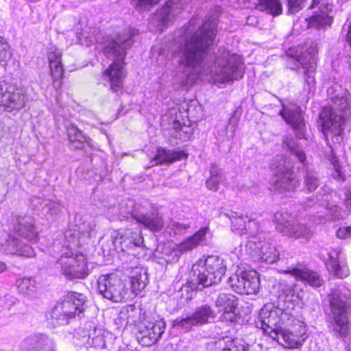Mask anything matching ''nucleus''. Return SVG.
<instances>
[{"label":"nucleus","mask_w":351,"mask_h":351,"mask_svg":"<svg viewBox=\"0 0 351 351\" xmlns=\"http://www.w3.org/2000/svg\"><path fill=\"white\" fill-rule=\"evenodd\" d=\"M293 162L283 155H277L271 164L274 171L272 186L280 193L294 192L300 185L293 170Z\"/></svg>","instance_id":"39448f33"},{"label":"nucleus","mask_w":351,"mask_h":351,"mask_svg":"<svg viewBox=\"0 0 351 351\" xmlns=\"http://www.w3.org/2000/svg\"><path fill=\"white\" fill-rule=\"evenodd\" d=\"M132 216L138 223L152 231H159L164 226L162 217L158 213L149 215L134 210L132 213Z\"/></svg>","instance_id":"393cba45"},{"label":"nucleus","mask_w":351,"mask_h":351,"mask_svg":"<svg viewBox=\"0 0 351 351\" xmlns=\"http://www.w3.org/2000/svg\"><path fill=\"white\" fill-rule=\"evenodd\" d=\"M10 222L12 231L19 236L30 241H38V230L32 216L15 215L12 216Z\"/></svg>","instance_id":"f3484780"},{"label":"nucleus","mask_w":351,"mask_h":351,"mask_svg":"<svg viewBox=\"0 0 351 351\" xmlns=\"http://www.w3.org/2000/svg\"><path fill=\"white\" fill-rule=\"evenodd\" d=\"M226 272V265L218 256H208L203 265H194L186 283V287L192 291L202 290L205 287L219 283Z\"/></svg>","instance_id":"20e7f679"},{"label":"nucleus","mask_w":351,"mask_h":351,"mask_svg":"<svg viewBox=\"0 0 351 351\" xmlns=\"http://www.w3.org/2000/svg\"><path fill=\"white\" fill-rule=\"evenodd\" d=\"M245 285L244 294H254L258 291L260 280L257 272L255 271H246L245 278L243 280Z\"/></svg>","instance_id":"c9c22d12"},{"label":"nucleus","mask_w":351,"mask_h":351,"mask_svg":"<svg viewBox=\"0 0 351 351\" xmlns=\"http://www.w3.org/2000/svg\"><path fill=\"white\" fill-rule=\"evenodd\" d=\"M239 119L236 116H232L229 119L227 126V134L229 136L233 137L237 128Z\"/></svg>","instance_id":"864d4df0"},{"label":"nucleus","mask_w":351,"mask_h":351,"mask_svg":"<svg viewBox=\"0 0 351 351\" xmlns=\"http://www.w3.org/2000/svg\"><path fill=\"white\" fill-rule=\"evenodd\" d=\"M161 0H134L136 9L138 11H148Z\"/></svg>","instance_id":"de8ad7c7"},{"label":"nucleus","mask_w":351,"mask_h":351,"mask_svg":"<svg viewBox=\"0 0 351 351\" xmlns=\"http://www.w3.org/2000/svg\"><path fill=\"white\" fill-rule=\"evenodd\" d=\"M320 185V178L317 172L309 168H306L303 174V191L304 192H313Z\"/></svg>","instance_id":"2f4dec72"},{"label":"nucleus","mask_w":351,"mask_h":351,"mask_svg":"<svg viewBox=\"0 0 351 351\" xmlns=\"http://www.w3.org/2000/svg\"><path fill=\"white\" fill-rule=\"evenodd\" d=\"M191 0H168L165 5L157 10L151 16L148 27L153 32H162L171 24L181 10Z\"/></svg>","instance_id":"9d476101"},{"label":"nucleus","mask_w":351,"mask_h":351,"mask_svg":"<svg viewBox=\"0 0 351 351\" xmlns=\"http://www.w3.org/2000/svg\"><path fill=\"white\" fill-rule=\"evenodd\" d=\"M280 308H276L272 304H265L259 311L256 321V327L261 328L264 333H267L274 339L276 336L272 334H277V325L279 323Z\"/></svg>","instance_id":"2eb2a0df"},{"label":"nucleus","mask_w":351,"mask_h":351,"mask_svg":"<svg viewBox=\"0 0 351 351\" xmlns=\"http://www.w3.org/2000/svg\"><path fill=\"white\" fill-rule=\"evenodd\" d=\"M248 346H245L243 340L239 339L226 338L219 340L215 344V351H248Z\"/></svg>","instance_id":"7c9ffc66"},{"label":"nucleus","mask_w":351,"mask_h":351,"mask_svg":"<svg viewBox=\"0 0 351 351\" xmlns=\"http://www.w3.org/2000/svg\"><path fill=\"white\" fill-rule=\"evenodd\" d=\"M16 287L19 291L25 295H31L36 290V281L32 278H23L17 280Z\"/></svg>","instance_id":"ea45409f"},{"label":"nucleus","mask_w":351,"mask_h":351,"mask_svg":"<svg viewBox=\"0 0 351 351\" xmlns=\"http://www.w3.org/2000/svg\"><path fill=\"white\" fill-rule=\"evenodd\" d=\"M194 24L192 19L187 27L180 29L169 49L173 57L179 58V67L186 73V83L192 85L202 75L220 83L241 78L244 65L238 55L224 49L217 54L210 53L217 33L216 19H208L193 34Z\"/></svg>","instance_id":"f257e3e1"},{"label":"nucleus","mask_w":351,"mask_h":351,"mask_svg":"<svg viewBox=\"0 0 351 351\" xmlns=\"http://www.w3.org/2000/svg\"><path fill=\"white\" fill-rule=\"evenodd\" d=\"M95 332V337H91L90 334H85L84 335H83L84 338L87 337L85 343L88 346L94 347L96 348H104L105 346V340L104 337L103 330L99 329V330H96Z\"/></svg>","instance_id":"c03bdc74"},{"label":"nucleus","mask_w":351,"mask_h":351,"mask_svg":"<svg viewBox=\"0 0 351 351\" xmlns=\"http://www.w3.org/2000/svg\"><path fill=\"white\" fill-rule=\"evenodd\" d=\"M226 216L230 219L233 230L243 231L246 227V221L247 216L245 217L242 215H239L237 213L231 211L230 213L226 214Z\"/></svg>","instance_id":"a18cd8bd"},{"label":"nucleus","mask_w":351,"mask_h":351,"mask_svg":"<svg viewBox=\"0 0 351 351\" xmlns=\"http://www.w3.org/2000/svg\"><path fill=\"white\" fill-rule=\"evenodd\" d=\"M215 317V311L208 304H204L195 308V311L186 317H179L173 322L174 327L189 331L194 326L206 324Z\"/></svg>","instance_id":"ddd939ff"},{"label":"nucleus","mask_w":351,"mask_h":351,"mask_svg":"<svg viewBox=\"0 0 351 351\" xmlns=\"http://www.w3.org/2000/svg\"><path fill=\"white\" fill-rule=\"evenodd\" d=\"M282 145L298 161L304 165L306 161V154L295 143L294 138L291 135H287L283 137Z\"/></svg>","instance_id":"72a5a7b5"},{"label":"nucleus","mask_w":351,"mask_h":351,"mask_svg":"<svg viewBox=\"0 0 351 351\" xmlns=\"http://www.w3.org/2000/svg\"><path fill=\"white\" fill-rule=\"evenodd\" d=\"M256 8L274 16L280 14L282 12V5L280 0H258Z\"/></svg>","instance_id":"473e14b6"},{"label":"nucleus","mask_w":351,"mask_h":351,"mask_svg":"<svg viewBox=\"0 0 351 351\" xmlns=\"http://www.w3.org/2000/svg\"><path fill=\"white\" fill-rule=\"evenodd\" d=\"M99 293L114 302H121L130 298L127 284L116 274L101 275L97 280Z\"/></svg>","instance_id":"6e6552de"},{"label":"nucleus","mask_w":351,"mask_h":351,"mask_svg":"<svg viewBox=\"0 0 351 351\" xmlns=\"http://www.w3.org/2000/svg\"><path fill=\"white\" fill-rule=\"evenodd\" d=\"M161 0H134L136 9L138 11H148Z\"/></svg>","instance_id":"09e8293b"},{"label":"nucleus","mask_w":351,"mask_h":351,"mask_svg":"<svg viewBox=\"0 0 351 351\" xmlns=\"http://www.w3.org/2000/svg\"><path fill=\"white\" fill-rule=\"evenodd\" d=\"M85 298L84 295L77 292L68 293L53 308L52 319L57 320L59 324H67L69 319L84 311Z\"/></svg>","instance_id":"1a4fd4ad"},{"label":"nucleus","mask_w":351,"mask_h":351,"mask_svg":"<svg viewBox=\"0 0 351 351\" xmlns=\"http://www.w3.org/2000/svg\"><path fill=\"white\" fill-rule=\"evenodd\" d=\"M283 235L294 239H308L311 235V230L304 224L295 223L293 221Z\"/></svg>","instance_id":"f704fd0d"},{"label":"nucleus","mask_w":351,"mask_h":351,"mask_svg":"<svg viewBox=\"0 0 351 351\" xmlns=\"http://www.w3.org/2000/svg\"><path fill=\"white\" fill-rule=\"evenodd\" d=\"M207 228H202L193 236L189 237L177 245V250L181 253H186L193 250L205 240Z\"/></svg>","instance_id":"cd10ccee"},{"label":"nucleus","mask_w":351,"mask_h":351,"mask_svg":"<svg viewBox=\"0 0 351 351\" xmlns=\"http://www.w3.org/2000/svg\"><path fill=\"white\" fill-rule=\"evenodd\" d=\"M274 221L276 228L282 235L289 227L290 223L293 222L291 215L286 210H281L274 215Z\"/></svg>","instance_id":"58836bf2"},{"label":"nucleus","mask_w":351,"mask_h":351,"mask_svg":"<svg viewBox=\"0 0 351 351\" xmlns=\"http://www.w3.org/2000/svg\"><path fill=\"white\" fill-rule=\"evenodd\" d=\"M210 178L206 180V187L211 191H217L219 188V184L222 182L225 176L218 166L213 165L210 169Z\"/></svg>","instance_id":"e433bc0d"},{"label":"nucleus","mask_w":351,"mask_h":351,"mask_svg":"<svg viewBox=\"0 0 351 351\" xmlns=\"http://www.w3.org/2000/svg\"><path fill=\"white\" fill-rule=\"evenodd\" d=\"M279 114L292 128L298 138H306V123L304 113L300 106L295 104L283 105Z\"/></svg>","instance_id":"dca6fc26"},{"label":"nucleus","mask_w":351,"mask_h":351,"mask_svg":"<svg viewBox=\"0 0 351 351\" xmlns=\"http://www.w3.org/2000/svg\"><path fill=\"white\" fill-rule=\"evenodd\" d=\"M21 348L27 351H55L53 341L43 333H36L26 337Z\"/></svg>","instance_id":"4be33fe9"},{"label":"nucleus","mask_w":351,"mask_h":351,"mask_svg":"<svg viewBox=\"0 0 351 351\" xmlns=\"http://www.w3.org/2000/svg\"><path fill=\"white\" fill-rule=\"evenodd\" d=\"M28 100L24 88L0 81V103L5 111L19 110L25 107Z\"/></svg>","instance_id":"9b49d317"},{"label":"nucleus","mask_w":351,"mask_h":351,"mask_svg":"<svg viewBox=\"0 0 351 351\" xmlns=\"http://www.w3.org/2000/svg\"><path fill=\"white\" fill-rule=\"evenodd\" d=\"M294 291V289L292 287H290V288L289 289V291L287 293V294H293V292Z\"/></svg>","instance_id":"0e129e2a"},{"label":"nucleus","mask_w":351,"mask_h":351,"mask_svg":"<svg viewBox=\"0 0 351 351\" xmlns=\"http://www.w3.org/2000/svg\"><path fill=\"white\" fill-rule=\"evenodd\" d=\"M121 247L123 251L127 252L128 254L135 256L134 252L137 248H143V238L141 231L127 230L121 237Z\"/></svg>","instance_id":"a878e982"},{"label":"nucleus","mask_w":351,"mask_h":351,"mask_svg":"<svg viewBox=\"0 0 351 351\" xmlns=\"http://www.w3.org/2000/svg\"><path fill=\"white\" fill-rule=\"evenodd\" d=\"M279 325L278 328H282L280 325L285 326V328L302 326L304 323L295 319L289 311H283L280 309L279 313Z\"/></svg>","instance_id":"79ce46f5"},{"label":"nucleus","mask_w":351,"mask_h":351,"mask_svg":"<svg viewBox=\"0 0 351 351\" xmlns=\"http://www.w3.org/2000/svg\"><path fill=\"white\" fill-rule=\"evenodd\" d=\"M215 306L223 311L221 316L224 322H234L237 319L236 309L237 298L232 293H221L215 300Z\"/></svg>","instance_id":"412c9836"},{"label":"nucleus","mask_w":351,"mask_h":351,"mask_svg":"<svg viewBox=\"0 0 351 351\" xmlns=\"http://www.w3.org/2000/svg\"><path fill=\"white\" fill-rule=\"evenodd\" d=\"M332 18L326 12H322L319 14L313 15L309 19V25L318 29L332 23Z\"/></svg>","instance_id":"37998d69"},{"label":"nucleus","mask_w":351,"mask_h":351,"mask_svg":"<svg viewBox=\"0 0 351 351\" xmlns=\"http://www.w3.org/2000/svg\"><path fill=\"white\" fill-rule=\"evenodd\" d=\"M328 254V259L326 265L330 274L337 278L347 277L350 271L347 265L342 263L341 250L339 248L332 249Z\"/></svg>","instance_id":"5701e85b"},{"label":"nucleus","mask_w":351,"mask_h":351,"mask_svg":"<svg viewBox=\"0 0 351 351\" xmlns=\"http://www.w3.org/2000/svg\"><path fill=\"white\" fill-rule=\"evenodd\" d=\"M10 57V45L3 37L0 36V64L5 62Z\"/></svg>","instance_id":"8fccbe9b"},{"label":"nucleus","mask_w":351,"mask_h":351,"mask_svg":"<svg viewBox=\"0 0 351 351\" xmlns=\"http://www.w3.org/2000/svg\"><path fill=\"white\" fill-rule=\"evenodd\" d=\"M286 273L291 274L296 280L302 281L315 288L321 287L324 282L323 279L316 271L306 267L293 268L287 270Z\"/></svg>","instance_id":"b1692460"},{"label":"nucleus","mask_w":351,"mask_h":351,"mask_svg":"<svg viewBox=\"0 0 351 351\" xmlns=\"http://www.w3.org/2000/svg\"><path fill=\"white\" fill-rule=\"evenodd\" d=\"M327 93L334 105L324 107L320 112L322 132L326 137L339 136L351 118V94L339 84L329 87Z\"/></svg>","instance_id":"f03ea898"},{"label":"nucleus","mask_w":351,"mask_h":351,"mask_svg":"<svg viewBox=\"0 0 351 351\" xmlns=\"http://www.w3.org/2000/svg\"><path fill=\"white\" fill-rule=\"evenodd\" d=\"M64 243H63V245H62V246H64V245H68V244H69L67 242H66V240H65V237H64ZM53 247H54V248H56V249H54V251H56V249H57V250H58V253L60 254V251H61V250H62V247H61V249L60 250V249H59L60 247H59V246H58V244H54Z\"/></svg>","instance_id":"680f3d73"},{"label":"nucleus","mask_w":351,"mask_h":351,"mask_svg":"<svg viewBox=\"0 0 351 351\" xmlns=\"http://www.w3.org/2000/svg\"><path fill=\"white\" fill-rule=\"evenodd\" d=\"M318 49L317 44L311 42L309 47L300 55L289 49L287 55L289 57L288 64L291 69H295L300 64L304 69V81L308 85V91H311L315 85V73L317 69Z\"/></svg>","instance_id":"0eeeda50"},{"label":"nucleus","mask_w":351,"mask_h":351,"mask_svg":"<svg viewBox=\"0 0 351 351\" xmlns=\"http://www.w3.org/2000/svg\"><path fill=\"white\" fill-rule=\"evenodd\" d=\"M5 264L3 262L0 261V273H2L3 271H5Z\"/></svg>","instance_id":"e2e57ef3"},{"label":"nucleus","mask_w":351,"mask_h":351,"mask_svg":"<svg viewBox=\"0 0 351 351\" xmlns=\"http://www.w3.org/2000/svg\"><path fill=\"white\" fill-rule=\"evenodd\" d=\"M67 134L72 148L82 149L85 143L90 145L91 139L86 136L80 129L73 125L68 127Z\"/></svg>","instance_id":"c756f323"},{"label":"nucleus","mask_w":351,"mask_h":351,"mask_svg":"<svg viewBox=\"0 0 351 351\" xmlns=\"http://www.w3.org/2000/svg\"><path fill=\"white\" fill-rule=\"evenodd\" d=\"M315 3H319V1H317V0H313V5H311L310 8H313Z\"/></svg>","instance_id":"69168bd1"},{"label":"nucleus","mask_w":351,"mask_h":351,"mask_svg":"<svg viewBox=\"0 0 351 351\" xmlns=\"http://www.w3.org/2000/svg\"><path fill=\"white\" fill-rule=\"evenodd\" d=\"M337 237L339 239L351 237V226L341 227L337 231Z\"/></svg>","instance_id":"6e6d98bb"},{"label":"nucleus","mask_w":351,"mask_h":351,"mask_svg":"<svg viewBox=\"0 0 351 351\" xmlns=\"http://www.w3.org/2000/svg\"><path fill=\"white\" fill-rule=\"evenodd\" d=\"M170 228L173 230L176 234H183L191 228V225L189 223L173 221L170 224Z\"/></svg>","instance_id":"603ef678"},{"label":"nucleus","mask_w":351,"mask_h":351,"mask_svg":"<svg viewBox=\"0 0 351 351\" xmlns=\"http://www.w3.org/2000/svg\"><path fill=\"white\" fill-rule=\"evenodd\" d=\"M96 223L95 221L83 223L76 230H66L64 232L66 242L73 246L81 247L88 243L90 237L96 232Z\"/></svg>","instance_id":"6ab92c4d"},{"label":"nucleus","mask_w":351,"mask_h":351,"mask_svg":"<svg viewBox=\"0 0 351 351\" xmlns=\"http://www.w3.org/2000/svg\"><path fill=\"white\" fill-rule=\"evenodd\" d=\"M130 278V295L134 293L137 295L143 289L147 283V276L146 272L141 267H133L129 274Z\"/></svg>","instance_id":"bb28decb"},{"label":"nucleus","mask_w":351,"mask_h":351,"mask_svg":"<svg viewBox=\"0 0 351 351\" xmlns=\"http://www.w3.org/2000/svg\"><path fill=\"white\" fill-rule=\"evenodd\" d=\"M345 204L348 208L351 209V192L346 199Z\"/></svg>","instance_id":"052dcab7"},{"label":"nucleus","mask_w":351,"mask_h":351,"mask_svg":"<svg viewBox=\"0 0 351 351\" xmlns=\"http://www.w3.org/2000/svg\"><path fill=\"white\" fill-rule=\"evenodd\" d=\"M44 209L51 215H55L60 212L61 206L56 202H49L45 205Z\"/></svg>","instance_id":"5fc2aeb1"},{"label":"nucleus","mask_w":351,"mask_h":351,"mask_svg":"<svg viewBox=\"0 0 351 351\" xmlns=\"http://www.w3.org/2000/svg\"><path fill=\"white\" fill-rule=\"evenodd\" d=\"M76 247L64 245L60 251V258L58 259L62 274L69 280L84 278L88 274L86 258L82 254L76 252Z\"/></svg>","instance_id":"423d86ee"},{"label":"nucleus","mask_w":351,"mask_h":351,"mask_svg":"<svg viewBox=\"0 0 351 351\" xmlns=\"http://www.w3.org/2000/svg\"><path fill=\"white\" fill-rule=\"evenodd\" d=\"M245 271H241L239 274H234L229 277L228 282L232 289L240 294H244L245 285L243 280L245 278Z\"/></svg>","instance_id":"a19ab883"},{"label":"nucleus","mask_w":351,"mask_h":351,"mask_svg":"<svg viewBox=\"0 0 351 351\" xmlns=\"http://www.w3.org/2000/svg\"><path fill=\"white\" fill-rule=\"evenodd\" d=\"M137 34V30H132V35L127 38L118 37L116 40L112 39L104 44V53L107 58L114 60L104 71V77L109 82L110 89L114 93L122 88L123 80L125 76L123 64L126 50L133 44L132 37Z\"/></svg>","instance_id":"7ed1b4c3"},{"label":"nucleus","mask_w":351,"mask_h":351,"mask_svg":"<svg viewBox=\"0 0 351 351\" xmlns=\"http://www.w3.org/2000/svg\"><path fill=\"white\" fill-rule=\"evenodd\" d=\"M187 154L184 151H170L163 148H158L157 154L154 158L155 164H162L182 160L187 158Z\"/></svg>","instance_id":"c85d7f7f"},{"label":"nucleus","mask_w":351,"mask_h":351,"mask_svg":"<svg viewBox=\"0 0 351 351\" xmlns=\"http://www.w3.org/2000/svg\"><path fill=\"white\" fill-rule=\"evenodd\" d=\"M328 195H326L324 196H322L321 198H319L318 195L316 196L317 201L314 202V204H318L319 205H323V202H326L328 200Z\"/></svg>","instance_id":"13d9d810"},{"label":"nucleus","mask_w":351,"mask_h":351,"mask_svg":"<svg viewBox=\"0 0 351 351\" xmlns=\"http://www.w3.org/2000/svg\"><path fill=\"white\" fill-rule=\"evenodd\" d=\"M51 70V75L53 80V86L56 88L60 86L61 82L60 80L63 75V66L62 62H53L49 65Z\"/></svg>","instance_id":"49530a36"},{"label":"nucleus","mask_w":351,"mask_h":351,"mask_svg":"<svg viewBox=\"0 0 351 351\" xmlns=\"http://www.w3.org/2000/svg\"><path fill=\"white\" fill-rule=\"evenodd\" d=\"M166 328L162 319L155 321L143 320L136 325V337L143 346H151L160 339Z\"/></svg>","instance_id":"f8f14e48"},{"label":"nucleus","mask_w":351,"mask_h":351,"mask_svg":"<svg viewBox=\"0 0 351 351\" xmlns=\"http://www.w3.org/2000/svg\"><path fill=\"white\" fill-rule=\"evenodd\" d=\"M192 134L191 128L189 125H182L179 121H175L169 129V134L174 138L181 141H187Z\"/></svg>","instance_id":"4c0bfd02"},{"label":"nucleus","mask_w":351,"mask_h":351,"mask_svg":"<svg viewBox=\"0 0 351 351\" xmlns=\"http://www.w3.org/2000/svg\"><path fill=\"white\" fill-rule=\"evenodd\" d=\"M89 327H90V330L88 331V334H90L91 337H95V332H95L96 330H99V328H97L95 326L92 327L90 325L89 326Z\"/></svg>","instance_id":"bf43d9fd"},{"label":"nucleus","mask_w":351,"mask_h":351,"mask_svg":"<svg viewBox=\"0 0 351 351\" xmlns=\"http://www.w3.org/2000/svg\"><path fill=\"white\" fill-rule=\"evenodd\" d=\"M60 58H61V54L60 52H58V51L50 52L48 54L49 65H51V63H52L53 62H61Z\"/></svg>","instance_id":"4d7b16f0"},{"label":"nucleus","mask_w":351,"mask_h":351,"mask_svg":"<svg viewBox=\"0 0 351 351\" xmlns=\"http://www.w3.org/2000/svg\"><path fill=\"white\" fill-rule=\"evenodd\" d=\"M289 11L291 13H295L301 10L304 6L306 0H287Z\"/></svg>","instance_id":"3c124183"},{"label":"nucleus","mask_w":351,"mask_h":351,"mask_svg":"<svg viewBox=\"0 0 351 351\" xmlns=\"http://www.w3.org/2000/svg\"><path fill=\"white\" fill-rule=\"evenodd\" d=\"M2 237L3 238H1L0 243L4 247V250L7 254L27 258L33 257L35 255L34 249L30 245L20 241L18 238L8 233H3Z\"/></svg>","instance_id":"aec40b11"},{"label":"nucleus","mask_w":351,"mask_h":351,"mask_svg":"<svg viewBox=\"0 0 351 351\" xmlns=\"http://www.w3.org/2000/svg\"><path fill=\"white\" fill-rule=\"evenodd\" d=\"M245 247L250 254L258 256L260 259L267 263H274L279 258L278 247L271 243L261 241L259 235L250 236Z\"/></svg>","instance_id":"4468645a"},{"label":"nucleus","mask_w":351,"mask_h":351,"mask_svg":"<svg viewBox=\"0 0 351 351\" xmlns=\"http://www.w3.org/2000/svg\"><path fill=\"white\" fill-rule=\"evenodd\" d=\"M275 335L278 339L281 338L283 342L280 343L284 347L291 349L301 348L308 338L304 324L289 328L280 327L278 333Z\"/></svg>","instance_id":"a211bd4d"}]
</instances>
